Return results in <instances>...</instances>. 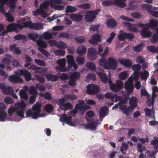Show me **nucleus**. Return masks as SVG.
<instances>
[{
	"label": "nucleus",
	"instance_id": "nucleus-19",
	"mask_svg": "<svg viewBox=\"0 0 158 158\" xmlns=\"http://www.w3.org/2000/svg\"><path fill=\"white\" fill-rule=\"evenodd\" d=\"M124 25L130 31L133 32H137L138 31V28L135 24L132 25L131 23L127 22L124 23Z\"/></svg>",
	"mask_w": 158,
	"mask_h": 158
},
{
	"label": "nucleus",
	"instance_id": "nucleus-53",
	"mask_svg": "<svg viewBox=\"0 0 158 158\" xmlns=\"http://www.w3.org/2000/svg\"><path fill=\"white\" fill-rule=\"evenodd\" d=\"M34 61L35 63L39 66H45L46 65L45 63L42 60L35 59L34 60Z\"/></svg>",
	"mask_w": 158,
	"mask_h": 158
},
{
	"label": "nucleus",
	"instance_id": "nucleus-48",
	"mask_svg": "<svg viewBox=\"0 0 158 158\" xmlns=\"http://www.w3.org/2000/svg\"><path fill=\"white\" fill-rule=\"evenodd\" d=\"M32 27L31 29L36 30H41L43 28V27L40 23L33 24Z\"/></svg>",
	"mask_w": 158,
	"mask_h": 158
},
{
	"label": "nucleus",
	"instance_id": "nucleus-42",
	"mask_svg": "<svg viewBox=\"0 0 158 158\" xmlns=\"http://www.w3.org/2000/svg\"><path fill=\"white\" fill-rule=\"evenodd\" d=\"M86 67L91 70L94 71L96 70V67L95 65L93 62H89L86 64Z\"/></svg>",
	"mask_w": 158,
	"mask_h": 158
},
{
	"label": "nucleus",
	"instance_id": "nucleus-64",
	"mask_svg": "<svg viewBox=\"0 0 158 158\" xmlns=\"http://www.w3.org/2000/svg\"><path fill=\"white\" fill-rule=\"evenodd\" d=\"M153 139L151 141V144L154 146V148H155V146L158 145V137L154 136L153 138Z\"/></svg>",
	"mask_w": 158,
	"mask_h": 158
},
{
	"label": "nucleus",
	"instance_id": "nucleus-14",
	"mask_svg": "<svg viewBox=\"0 0 158 158\" xmlns=\"http://www.w3.org/2000/svg\"><path fill=\"white\" fill-rule=\"evenodd\" d=\"M88 56L89 59L91 60H94L97 58L96 50L93 48H90L88 49Z\"/></svg>",
	"mask_w": 158,
	"mask_h": 158
},
{
	"label": "nucleus",
	"instance_id": "nucleus-29",
	"mask_svg": "<svg viewBox=\"0 0 158 158\" xmlns=\"http://www.w3.org/2000/svg\"><path fill=\"white\" fill-rule=\"evenodd\" d=\"M140 34L143 37H149L152 35V33L150 31L143 29L140 31Z\"/></svg>",
	"mask_w": 158,
	"mask_h": 158
},
{
	"label": "nucleus",
	"instance_id": "nucleus-5",
	"mask_svg": "<svg viewBox=\"0 0 158 158\" xmlns=\"http://www.w3.org/2000/svg\"><path fill=\"white\" fill-rule=\"evenodd\" d=\"M100 11V10H98L94 11H89L87 12L85 15V20L86 22L89 23L93 21L96 18V16L98 15V13Z\"/></svg>",
	"mask_w": 158,
	"mask_h": 158
},
{
	"label": "nucleus",
	"instance_id": "nucleus-24",
	"mask_svg": "<svg viewBox=\"0 0 158 158\" xmlns=\"http://www.w3.org/2000/svg\"><path fill=\"white\" fill-rule=\"evenodd\" d=\"M87 49L85 47L81 45L77 48V52L78 54L82 56L85 54L86 52Z\"/></svg>",
	"mask_w": 158,
	"mask_h": 158
},
{
	"label": "nucleus",
	"instance_id": "nucleus-32",
	"mask_svg": "<svg viewBox=\"0 0 158 158\" xmlns=\"http://www.w3.org/2000/svg\"><path fill=\"white\" fill-rule=\"evenodd\" d=\"M129 74L128 72L125 71L120 73L118 75V78L122 80H125L129 76Z\"/></svg>",
	"mask_w": 158,
	"mask_h": 158
},
{
	"label": "nucleus",
	"instance_id": "nucleus-41",
	"mask_svg": "<svg viewBox=\"0 0 158 158\" xmlns=\"http://www.w3.org/2000/svg\"><path fill=\"white\" fill-rule=\"evenodd\" d=\"M65 53V51L60 49L55 50L54 51V53L56 56H64Z\"/></svg>",
	"mask_w": 158,
	"mask_h": 158
},
{
	"label": "nucleus",
	"instance_id": "nucleus-21",
	"mask_svg": "<svg viewBox=\"0 0 158 158\" xmlns=\"http://www.w3.org/2000/svg\"><path fill=\"white\" fill-rule=\"evenodd\" d=\"M70 18L73 21H78L82 19L83 16L79 14H72L70 15Z\"/></svg>",
	"mask_w": 158,
	"mask_h": 158
},
{
	"label": "nucleus",
	"instance_id": "nucleus-15",
	"mask_svg": "<svg viewBox=\"0 0 158 158\" xmlns=\"http://www.w3.org/2000/svg\"><path fill=\"white\" fill-rule=\"evenodd\" d=\"M102 35L101 34H94L92 36V39L89 40V43L93 44H96L98 42L101 41V39Z\"/></svg>",
	"mask_w": 158,
	"mask_h": 158
},
{
	"label": "nucleus",
	"instance_id": "nucleus-58",
	"mask_svg": "<svg viewBox=\"0 0 158 158\" xmlns=\"http://www.w3.org/2000/svg\"><path fill=\"white\" fill-rule=\"evenodd\" d=\"M23 75L25 76V80L26 81H29L31 79V73L27 70L24 71Z\"/></svg>",
	"mask_w": 158,
	"mask_h": 158
},
{
	"label": "nucleus",
	"instance_id": "nucleus-2",
	"mask_svg": "<svg viewBox=\"0 0 158 158\" xmlns=\"http://www.w3.org/2000/svg\"><path fill=\"white\" fill-rule=\"evenodd\" d=\"M50 0H45L40 5V8L33 12L34 15H40L44 18L47 17L48 14L46 12V10L49 5L50 6Z\"/></svg>",
	"mask_w": 158,
	"mask_h": 158
},
{
	"label": "nucleus",
	"instance_id": "nucleus-37",
	"mask_svg": "<svg viewBox=\"0 0 158 158\" xmlns=\"http://www.w3.org/2000/svg\"><path fill=\"white\" fill-rule=\"evenodd\" d=\"M16 24L12 23L8 25L7 27L6 30L7 32L15 31L16 32L18 31L16 30Z\"/></svg>",
	"mask_w": 158,
	"mask_h": 158
},
{
	"label": "nucleus",
	"instance_id": "nucleus-61",
	"mask_svg": "<svg viewBox=\"0 0 158 158\" xmlns=\"http://www.w3.org/2000/svg\"><path fill=\"white\" fill-rule=\"evenodd\" d=\"M28 93L31 94H36L37 91L34 87L31 86L28 89Z\"/></svg>",
	"mask_w": 158,
	"mask_h": 158
},
{
	"label": "nucleus",
	"instance_id": "nucleus-9",
	"mask_svg": "<svg viewBox=\"0 0 158 158\" xmlns=\"http://www.w3.org/2000/svg\"><path fill=\"white\" fill-rule=\"evenodd\" d=\"M104 48V45L103 44H99L98 46V53L99 54L101 58L104 57L105 56L108 55L110 51V48L108 47H106L104 50V52L103 53L101 54L103 51Z\"/></svg>",
	"mask_w": 158,
	"mask_h": 158
},
{
	"label": "nucleus",
	"instance_id": "nucleus-7",
	"mask_svg": "<svg viewBox=\"0 0 158 158\" xmlns=\"http://www.w3.org/2000/svg\"><path fill=\"white\" fill-rule=\"evenodd\" d=\"M7 0H0V11L4 14L6 19L9 22H12L14 20V18L9 13H5L3 8V6Z\"/></svg>",
	"mask_w": 158,
	"mask_h": 158
},
{
	"label": "nucleus",
	"instance_id": "nucleus-54",
	"mask_svg": "<svg viewBox=\"0 0 158 158\" xmlns=\"http://www.w3.org/2000/svg\"><path fill=\"white\" fill-rule=\"evenodd\" d=\"M6 113L3 110H0V121H4L6 118Z\"/></svg>",
	"mask_w": 158,
	"mask_h": 158
},
{
	"label": "nucleus",
	"instance_id": "nucleus-20",
	"mask_svg": "<svg viewBox=\"0 0 158 158\" xmlns=\"http://www.w3.org/2000/svg\"><path fill=\"white\" fill-rule=\"evenodd\" d=\"M126 0H113L114 5L118 7L123 8L126 6Z\"/></svg>",
	"mask_w": 158,
	"mask_h": 158
},
{
	"label": "nucleus",
	"instance_id": "nucleus-59",
	"mask_svg": "<svg viewBox=\"0 0 158 158\" xmlns=\"http://www.w3.org/2000/svg\"><path fill=\"white\" fill-rule=\"evenodd\" d=\"M80 77V74L78 72H75L72 74L70 78L77 81Z\"/></svg>",
	"mask_w": 158,
	"mask_h": 158
},
{
	"label": "nucleus",
	"instance_id": "nucleus-18",
	"mask_svg": "<svg viewBox=\"0 0 158 158\" xmlns=\"http://www.w3.org/2000/svg\"><path fill=\"white\" fill-rule=\"evenodd\" d=\"M10 81L13 83H22L23 81L21 78L15 75L10 76L9 78Z\"/></svg>",
	"mask_w": 158,
	"mask_h": 158
},
{
	"label": "nucleus",
	"instance_id": "nucleus-40",
	"mask_svg": "<svg viewBox=\"0 0 158 158\" xmlns=\"http://www.w3.org/2000/svg\"><path fill=\"white\" fill-rule=\"evenodd\" d=\"M77 10V9L76 7L68 5L66 7L65 12L68 13H72L76 11Z\"/></svg>",
	"mask_w": 158,
	"mask_h": 158
},
{
	"label": "nucleus",
	"instance_id": "nucleus-25",
	"mask_svg": "<svg viewBox=\"0 0 158 158\" xmlns=\"http://www.w3.org/2000/svg\"><path fill=\"white\" fill-rule=\"evenodd\" d=\"M107 60L104 57L102 58L99 61V64L100 66L103 68L104 69H108Z\"/></svg>",
	"mask_w": 158,
	"mask_h": 158
},
{
	"label": "nucleus",
	"instance_id": "nucleus-51",
	"mask_svg": "<svg viewBox=\"0 0 158 158\" xmlns=\"http://www.w3.org/2000/svg\"><path fill=\"white\" fill-rule=\"evenodd\" d=\"M149 73L146 70L144 71L141 73V78L142 80L146 81L148 77L149 76Z\"/></svg>",
	"mask_w": 158,
	"mask_h": 158
},
{
	"label": "nucleus",
	"instance_id": "nucleus-57",
	"mask_svg": "<svg viewBox=\"0 0 158 158\" xmlns=\"http://www.w3.org/2000/svg\"><path fill=\"white\" fill-rule=\"evenodd\" d=\"M35 77L37 80L41 83H44L45 81V79L44 77L37 74L35 75Z\"/></svg>",
	"mask_w": 158,
	"mask_h": 158
},
{
	"label": "nucleus",
	"instance_id": "nucleus-11",
	"mask_svg": "<svg viewBox=\"0 0 158 158\" xmlns=\"http://www.w3.org/2000/svg\"><path fill=\"white\" fill-rule=\"evenodd\" d=\"M86 92L88 94H95L98 93L100 90L97 85L93 84L89 85L87 86Z\"/></svg>",
	"mask_w": 158,
	"mask_h": 158
},
{
	"label": "nucleus",
	"instance_id": "nucleus-46",
	"mask_svg": "<svg viewBox=\"0 0 158 158\" xmlns=\"http://www.w3.org/2000/svg\"><path fill=\"white\" fill-rule=\"evenodd\" d=\"M13 89L12 87L6 86L5 90H3V93L5 95L10 94L13 92Z\"/></svg>",
	"mask_w": 158,
	"mask_h": 158
},
{
	"label": "nucleus",
	"instance_id": "nucleus-4",
	"mask_svg": "<svg viewBox=\"0 0 158 158\" xmlns=\"http://www.w3.org/2000/svg\"><path fill=\"white\" fill-rule=\"evenodd\" d=\"M133 77L131 76L125 82L124 88L128 95H130L133 92L134 88L133 82Z\"/></svg>",
	"mask_w": 158,
	"mask_h": 158
},
{
	"label": "nucleus",
	"instance_id": "nucleus-27",
	"mask_svg": "<svg viewBox=\"0 0 158 158\" xmlns=\"http://www.w3.org/2000/svg\"><path fill=\"white\" fill-rule=\"evenodd\" d=\"M155 93L152 92V97L151 96H148L147 97V103L148 105H152L153 106L154 103V99L156 97V95L155 94Z\"/></svg>",
	"mask_w": 158,
	"mask_h": 158
},
{
	"label": "nucleus",
	"instance_id": "nucleus-13",
	"mask_svg": "<svg viewBox=\"0 0 158 158\" xmlns=\"http://www.w3.org/2000/svg\"><path fill=\"white\" fill-rule=\"evenodd\" d=\"M60 121L62 122H66V123L69 126H75V124L72 123L71 122V117H67L65 114L61 115Z\"/></svg>",
	"mask_w": 158,
	"mask_h": 158
},
{
	"label": "nucleus",
	"instance_id": "nucleus-55",
	"mask_svg": "<svg viewBox=\"0 0 158 158\" xmlns=\"http://www.w3.org/2000/svg\"><path fill=\"white\" fill-rule=\"evenodd\" d=\"M76 61L78 64L82 65L85 63V58L82 57H78L77 58Z\"/></svg>",
	"mask_w": 158,
	"mask_h": 158
},
{
	"label": "nucleus",
	"instance_id": "nucleus-17",
	"mask_svg": "<svg viewBox=\"0 0 158 158\" xmlns=\"http://www.w3.org/2000/svg\"><path fill=\"white\" fill-rule=\"evenodd\" d=\"M66 57L69 64L70 65L73 67L75 69H77L78 65L75 62L73 56L71 55H67Z\"/></svg>",
	"mask_w": 158,
	"mask_h": 158
},
{
	"label": "nucleus",
	"instance_id": "nucleus-39",
	"mask_svg": "<svg viewBox=\"0 0 158 158\" xmlns=\"http://www.w3.org/2000/svg\"><path fill=\"white\" fill-rule=\"evenodd\" d=\"M137 102V101L136 98L133 97L130 98L129 103L130 106L134 108L136 106Z\"/></svg>",
	"mask_w": 158,
	"mask_h": 158
},
{
	"label": "nucleus",
	"instance_id": "nucleus-36",
	"mask_svg": "<svg viewBox=\"0 0 158 158\" xmlns=\"http://www.w3.org/2000/svg\"><path fill=\"white\" fill-rule=\"evenodd\" d=\"M36 43L39 48H46L47 47V43L42 40H38L36 41Z\"/></svg>",
	"mask_w": 158,
	"mask_h": 158
},
{
	"label": "nucleus",
	"instance_id": "nucleus-1",
	"mask_svg": "<svg viewBox=\"0 0 158 158\" xmlns=\"http://www.w3.org/2000/svg\"><path fill=\"white\" fill-rule=\"evenodd\" d=\"M41 104L36 102L32 107L31 109H29L26 113V116L27 118L31 117L33 119H36L38 117H43L46 114L44 113L40 114L41 110L40 107Z\"/></svg>",
	"mask_w": 158,
	"mask_h": 158
},
{
	"label": "nucleus",
	"instance_id": "nucleus-60",
	"mask_svg": "<svg viewBox=\"0 0 158 158\" xmlns=\"http://www.w3.org/2000/svg\"><path fill=\"white\" fill-rule=\"evenodd\" d=\"M26 70L23 69H18L16 70L15 72V75L18 76H20L22 75H23L24 71Z\"/></svg>",
	"mask_w": 158,
	"mask_h": 158
},
{
	"label": "nucleus",
	"instance_id": "nucleus-62",
	"mask_svg": "<svg viewBox=\"0 0 158 158\" xmlns=\"http://www.w3.org/2000/svg\"><path fill=\"white\" fill-rule=\"evenodd\" d=\"M17 0H10L9 2L7 3V5L10 8H13L15 6V2Z\"/></svg>",
	"mask_w": 158,
	"mask_h": 158
},
{
	"label": "nucleus",
	"instance_id": "nucleus-12",
	"mask_svg": "<svg viewBox=\"0 0 158 158\" xmlns=\"http://www.w3.org/2000/svg\"><path fill=\"white\" fill-rule=\"evenodd\" d=\"M134 109L131 106H127L126 105H122L119 108L124 114L127 116L133 113Z\"/></svg>",
	"mask_w": 158,
	"mask_h": 158
},
{
	"label": "nucleus",
	"instance_id": "nucleus-35",
	"mask_svg": "<svg viewBox=\"0 0 158 158\" xmlns=\"http://www.w3.org/2000/svg\"><path fill=\"white\" fill-rule=\"evenodd\" d=\"M74 39L76 42L80 44L85 43L86 40V38L82 36L75 37Z\"/></svg>",
	"mask_w": 158,
	"mask_h": 158
},
{
	"label": "nucleus",
	"instance_id": "nucleus-22",
	"mask_svg": "<svg viewBox=\"0 0 158 158\" xmlns=\"http://www.w3.org/2000/svg\"><path fill=\"white\" fill-rule=\"evenodd\" d=\"M119 61L121 64L127 68L131 67L132 65L131 61L129 60L119 59Z\"/></svg>",
	"mask_w": 158,
	"mask_h": 158
},
{
	"label": "nucleus",
	"instance_id": "nucleus-44",
	"mask_svg": "<svg viewBox=\"0 0 158 158\" xmlns=\"http://www.w3.org/2000/svg\"><path fill=\"white\" fill-rule=\"evenodd\" d=\"M42 36L45 40H49L52 38V34L47 31L43 33Z\"/></svg>",
	"mask_w": 158,
	"mask_h": 158
},
{
	"label": "nucleus",
	"instance_id": "nucleus-34",
	"mask_svg": "<svg viewBox=\"0 0 158 158\" xmlns=\"http://www.w3.org/2000/svg\"><path fill=\"white\" fill-rule=\"evenodd\" d=\"M98 124V121H96L90 124H86L85 127V128H89L91 130H94L96 129Z\"/></svg>",
	"mask_w": 158,
	"mask_h": 158
},
{
	"label": "nucleus",
	"instance_id": "nucleus-49",
	"mask_svg": "<svg viewBox=\"0 0 158 158\" xmlns=\"http://www.w3.org/2000/svg\"><path fill=\"white\" fill-rule=\"evenodd\" d=\"M137 148L138 149V151L139 153H141L146 150V148L144 146L142 145V144L140 143H137Z\"/></svg>",
	"mask_w": 158,
	"mask_h": 158
},
{
	"label": "nucleus",
	"instance_id": "nucleus-33",
	"mask_svg": "<svg viewBox=\"0 0 158 158\" xmlns=\"http://www.w3.org/2000/svg\"><path fill=\"white\" fill-rule=\"evenodd\" d=\"M73 108V106L71 103L67 102L64 104L63 105L60 106V108L64 110H67Z\"/></svg>",
	"mask_w": 158,
	"mask_h": 158
},
{
	"label": "nucleus",
	"instance_id": "nucleus-8",
	"mask_svg": "<svg viewBox=\"0 0 158 158\" xmlns=\"http://www.w3.org/2000/svg\"><path fill=\"white\" fill-rule=\"evenodd\" d=\"M50 6L55 10H63L64 9V6L56 5L61 3V0H50Z\"/></svg>",
	"mask_w": 158,
	"mask_h": 158
},
{
	"label": "nucleus",
	"instance_id": "nucleus-23",
	"mask_svg": "<svg viewBox=\"0 0 158 158\" xmlns=\"http://www.w3.org/2000/svg\"><path fill=\"white\" fill-rule=\"evenodd\" d=\"M144 111H145V114L146 116L152 118L154 119L155 120L154 111L153 108L152 109H149L148 108H146L145 109Z\"/></svg>",
	"mask_w": 158,
	"mask_h": 158
},
{
	"label": "nucleus",
	"instance_id": "nucleus-52",
	"mask_svg": "<svg viewBox=\"0 0 158 158\" xmlns=\"http://www.w3.org/2000/svg\"><path fill=\"white\" fill-rule=\"evenodd\" d=\"M141 6L143 9L147 10L149 12L152 10V6L145 4L142 5Z\"/></svg>",
	"mask_w": 158,
	"mask_h": 158
},
{
	"label": "nucleus",
	"instance_id": "nucleus-28",
	"mask_svg": "<svg viewBox=\"0 0 158 158\" xmlns=\"http://www.w3.org/2000/svg\"><path fill=\"white\" fill-rule=\"evenodd\" d=\"M97 75L99 76L102 82L105 83L107 82L108 78L106 75L102 73L98 72H97Z\"/></svg>",
	"mask_w": 158,
	"mask_h": 158
},
{
	"label": "nucleus",
	"instance_id": "nucleus-10",
	"mask_svg": "<svg viewBox=\"0 0 158 158\" xmlns=\"http://www.w3.org/2000/svg\"><path fill=\"white\" fill-rule=\"evenodd\" d=\"M108 69L109 70L110 69H116L118 67V62L116 60L112 57H109L107 60Z\"/></svg>",
	"mask_w": 158,
	"mask_h": 158
},
{
	"label": "nucleus",
	"instance_id": "nucleus-38",
	"mask_svg": "<svg viewBox=\"0 0 158 158\" xmlns=\"http://www.w3.org/2000/svg\"><path fill=\"white\" fill-rule=\"evenodd\" d=\"M28 36L30 39L36 42L38 41L37 39L39 38V35L36 33H31L28 34Z\"/></svg>",
	"mask_w": 158,
	"mask_h": 158
},
{
	"label": "nucleus",
	"instance_id": "nucleus-16",
	"mask_svg": "<svg viewBox=\"0 0 158 158\" xmlns=\"http://www.w3.org/2000/svg\"><path fill=\"white\" fill-rule=\"evenodd\" d=\"M65 58H63L57 60L56 61V63L59 65L60 66H57L56 67V70L60 71H63V68L65 65Z\"/></svg>",
	"mask_w": 158,
	"mask_h": 158
},
{
	"label": "nucleus",
	"instance_id": "nucleus-56",
	"mask_svg": "<svg viewBox=\"0 0 158 158\" xmlns=\"http://www.w3.org/2000/svg\"><path fill=\"white\" fill-rule=\"evenodd\" d=\"M105 96L106 98L111 99V101H113L115 98V95H113L110 92H108L105 94Z\"/></svg>",
	"mask_w": 158,
	"mask_h": 158
},
{
	"label": "nucleus",
	"instance_id": "nucleus-6",
	"mask_svg": "<svg viewBox=\"0 0 158 158\" xmlns=\"http://www.w3.org/2000/svg\"><path fill=\"white\" fill-rule=\"evenodd\" d=\"M15 106L16 107V114L18 116L23 118L24 117V110L26 107V104L23 101L16 103Z\"/></svg>",
	"mask_w": 158,
	"mask_h": 158
},
{
	"label": "nucleus",
	"instance_id": "nucleus-50",
	"mask_svg": "<svg viewBox=\"0 0 158 158\" xmlns=\"http://www.w3.org/2000/svg\"><path fill=\"white\" fill-rule=\"evenodd\" d=\"M19 94L21 98L25 100H27L28 99V96L25 91L21 90L19 92Z\"/></svg>",
	"mask_w": 158,
	"mask_h": 158
},
{
	"label": "nucleus",
	"instance_id": "nucleus-47",
	"mask_svg": "<svg viewBox=\"0 0 158 158\" xmlns=\"http://www.w3.org/2000/svg\"><path fill=\"white\" fill-rule=\"evenodd\" d=\"M56 47L58 48L62 49H64L67 48L66 44L62 41L58 42L56 44Z\"/></svg>",
	"mask_w": 158,
	"mask_h": 158
},
{
	"label": "nucleus",
	"instance_id": "nucleus-30",
	"mask_svg": "<svg viewBox=\"0 0 158 158\" xmlns=\"http://www.w3.org/2000/svg\"><path fill=\"white\" fill-rule=\"evenodd\" d=\"M106 24L108 27L113 28L117 25V23L113 19H109L107 21Z\"/></svg>",
	"mask_w": 158,
	"mask_h": 158
},
{
	"label": "nucleus",
	"instance_id": "nucleus-43",
	"mask_svg": "<svg viewBox=\"0 0 158 158\" xmlns=\"http://www.w3.org/2000/svg\"><path fill=\"white\" fill-rule=\"evenodd\" d=\"M46 77L48 80L51 81H57L58 78L57 75L50 74L47 75L46 76Z\"/></svg>",
	"mask_w": 158,
	"mask_h": 158
},
{
	"label": "nucleus",
	"instance_id": "nucleus-63",
	"mask_svg": "<svg viewBox=\"0 0 158 158\" xmlns=\"http://www.w3.org/2000/svg\"><path fill=\"white\" fill-rule=\"evenodd\" d=\"M45 109L47 112L50 113L52 110L53 106L52 105L47 104L45 106Z\"/></svg>",
	"mask_w": 158,
	"mask_h": 158
},
{
	"label": "nucleus",
	"instance_id": "nucleus-3",
	"mask_svg": "<svg viewBox=\"0 0 158 158\" xmlns=\"http://www.w3.org/2000/svg\"><path fill=\"white\" fill-rule=\"evenodd\" d=\"M79 104H77L75 108L73 110L71 111L70 112V114L72 115H74L76 114L77 111V109H78L79 111L81 112L82 113H83L86 110L90 108V106L87 105L86 107H83L82 105L84 103L83 101H79Z\"/></svg>",
	"mask_w": 158,
	"mask_h": 158
},
{
	"label": "nucleus",
	"instance_id": "nucleus-45",
	"mask_svg": "<svg viewBox=\"0 0 158 158\" xmlns=\"http://www.w3.org/2000/svg\"><path fill=\"white\" fill-rule=\"evenodd\" d=\"M144 45V44L142 43H140L139 44L133 47L134 50L137 52H140L143 48V47Z\"/></svg>",
	"mask_w": 158,
	"mask_h": 158
},
{
	"label": "nucleus",
	"instance_id": "nucleus-31",
	"mask_svg": "<svg viewBox=\"0 0 158 158\" xmlns=\"http://www.w3.org/2000/svg\"><path fill=\"white\" fill-rule=\"evenodd\" d=\"M108 83L110 85V88L112 91L115 92L119 91L116 83L115 84L112 83L111 80H109Z\"/></svg>",
	"mask_w": 158,
	"mask_h": 158
},
{
	"label": "nucleus",
	"instance_id": "nucleus-26",
	"mask_svg": "<svg viewBox=\"0 0 158 158\" xmlns=\"http://www.w3.org/2000/svg\"><path fill=\"white\" fill-rule=\"evenodd\" d=\"M108 108L107 107H102L99 111V117L101 118H103L107 113Z\"/></svg>",
	"mask_w": 158,
	"mask_h": 158
}]
</instances>
